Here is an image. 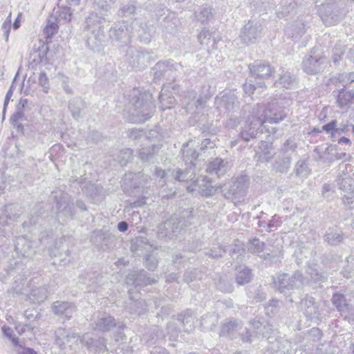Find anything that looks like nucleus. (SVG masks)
<instances>
[{
    "label": "nucleus",
    "instance_id": "8fccbe9b",
    "mask_svg": "<svg viewBox=\"0 0 354 354\" xmlns=\"http://www.w3.org/2000/svg\"><path fill=\"white\" fill-rule=\"evenodd\" d=\"M286 88H291L295 84V77L289 72H285L280 75L279 80L276 82Z\"/></svg>",
    "mask_w": 354,
    "mask_h": 354
},
{
    "label": "nucleus",
    "instance_id": "b1692460",
    "mask_svg": "<svg viewBox=\"0 0 354 354\" xmlns=\"http://www.w3.org/2000/svg\"><path fill=\"white\" fill-rule=\"evenodd\" d=\"M54 313L65 319H70L76 308L74 304L64 301H55L53 305Z\"/></svg>",
    "mask_w": 354,
    "mask_h": 354
},
{
    "label": "nucleus",
    "instance_id": "bf43d9fd",
    "mask_svg": "<svg viewBox=\"0 0 354 354\" xmlns=\"http://www.w3.org/2000/svg\"><path fill=\"white\" fill-rule=\"evenodd\" d=\"M291 159L290 154L284 155L280 162H276L277 171L281 173L286 172L290 167Z\"/></svg>",
    "mask_w": 354,
    "mask_h": 354
},
{
    "label": "nucleus",
    "instance_id": "09e8293b",
    "mask_svg": "<svg viewBox=\"0 0 354 354\" xmlns=\"http://www.w3.org/2000/svg\"><path fill=\"white\" fill-rule=\"evenodd\" d=\"M159 328L158 326H154L152 329H149L147 332L143 335L141 338V341L145 344L151 346L155 344V338H158Z\"/></svg>",
    "mask_w": 354,
    "mask_h": 354
},
{
    "label": "nucleus",
    "instance_id": "de8ad7c7",
    "mask_svg": "<svg viewBox=\"0 0 354 354\" xmlns=\"http://www.w3.org/2000/svg\"><path fill=\"white\" fill-rule=\"evenodd\" d=\"M166 86H164L159 94V100L162 109H169L176 103V99L174 97L168 95L165 93Z\"/></svg>",
    "mask_w": 354,
    "mask_h": 354
},
{
    "label": "nucleus",
    "instance_id": "cd10ccee",
    "mask_svg": "<svg viewBox=\"0 0 354 354\" xmlns=\"http://www.w3.org/2000/svg\"><path fill=\"white\" fill-rule=\"evenodd\" d=\"M183 158L187 165L195 166L194 162L198 157V153L194 149V142L191 140L183 145Z\"/></svg>",
    "mask_w": 354,
    "mask_h": 354
},
{
    "label": "nucleus",
    "instance_id": "72a5a7b5",
    "mask_svg": "<svg viewBox=\"0 0 354 354\" xmlns=\"http://www.w3.org/2000/svg\"><path fill=\"white\" fill-rule=\"evenodd\" d=\"M178 24L179 20L176 17L175 13L169 12L164 18L161 26L165 29V32L169 34H174L176 31Z\"/></svg>",
    "mask_w": 354,
    "mask_h": 354
},
{
    "label": "nucleus",
    "instance_id": "39448f33",
    "mask_svg": "<svg viewBox=\"0 0 354 354\" xmlns=\"http://www.w3.org/2000/svg\"><path fill=\"white\" fill-rule=\"evenodd\" d=\"M156 282L154 278H151L147 275V272L143 270L139 271H132L129 273L126 278V283L128 285L134 286V288L129 290L128 293L130 299L133 301L131 305L133 306L130 307V313H138L139 315L143 314L146 311V308L142 306L145 304V301L140 300L138 295L133 296L136 289L139 287H144L147 285L151 284ZM136 295H138L136 293Z\"/></svg>",
    "mask_w": 354,
    "mask_h": 354
},
{
    "label": "nucleus",
    "instance_id": "f704fd0d",
    "mask_svg": "<svg viewBox=\"0 0 354 354\" xmlns=\"http://www.w3.org/2000/svg\"><path fill=\"white\" fill-rule=\"evenodd\" d=\"M337 103L340 108H345L354 104V90L346 92L344 88L339 91Z\"/></svg>",
    "mask_w": 354,
    "mask_h": 354
},
{
    "label": "nucleus",
    "instance_id": "9d476101",
    "mask_svg": "<svg viewBox=\"0 0 354 354\" xmlns=\"http://www.w3.org/2000/svg\"><path fill=\"white\" fill-rule=\"evenodd\" d=\"M248 185V177L247 176H241L233 179L230 183L224 185L221 187V191L225 198L232 201L236 204L244 200Z\"/></svg>",
    "mask_w": 354,
    "mask_h": 354
},
{
    "label": "nucleus",
    "instance_id": "864d4df0",
    "mask_svg": "<svg viewBox=\"0 0 354 354\" xmlns=\"http://www.w3.org/2000/svg\"><path fill=\"white\" fill-rule=\"evenodd\" d=\"M24 283L25 279L20 276L19 279H15L13 282L12 288L7 290L8 293L12 295H15V294H22Z\"/></svg>",
    "mask_w": 354,
    "mask_h": 354
},
{
    "label": "nucleus",
    "instance_id": "13d9d810",
    "mask_svg": "<svg viewBox=\"0 0 354 354\" xmlns=\"http://www.w3.org/2000/svg\"><path fill=\"white\" fill-rule=\"evenodd\" d=\"M265 244L263 242H261L258 239H254L250 241L248 246V250L254 254H258L263 252L264 251Z\"/></svg>",
    "mask_w": 354,
    "mask_h": 354
},
{
    "label": "nucleus",
    "instance_id": "f257e3e1",
    "mask_svg": "<svg viewBox=\"0 0 354 354\" xmlns=\"http://www.w3.org/2000/svg\"><path fill=\"white\" fill-rule=\"evenodd\" d=\"M287 115L286 109L281 105V102L274 100L267 105L257 104L253 108L251 115L241 132V136L245 141L254 138L259 133H262L266 129V123L277 124Z\"/></svg>",
    "mask_w": 354,
    "mask_h": 354
},
{
    "label": "nucleus",
    "instance_id": "a211bd4d",
    "mask_svg": "<svg viewBox=\"0 0 354 354\" xmlns=\"http://www.w3.org/2000/svg\"><path fill=\"white\" fill-rule=\"evenodd\" d=\"M237 104V97L234 91H229L215 98V106L221 112L233 110Z\"/></svg>",
    "mask_w": 354,
    "mask_h": 354
},
{
    "label": "nucleus",
    "instance_id": "6e6552de",
    "mask_svg": "<svg viewBox=\"0 0 354 354\" xmlns=\"http://www.w3.org/2000/svg\"><path fill=\"white\" fill-rule=\"evenodd\" d=\"M93 329L104 333L109 332L113 328L116 331L113 334V337L116 342L126 339V335L123 333L126 328L123 322H117L113 316L106 313H98L93 319Z\"/></svg>",
    "mask_w": 354,
    "mask_h": 354
},
{
    "label": "nucleus",
    "instance_id": "0e129e2a",
    "mask_svg": "<svg viewBox=\"0 0 354 354\" xmlns=\"http://www.w3.org/2000/svg\"><path fill=\"white\" fill-rule=\"evenodd\" d=\"M281 302L277 299H272L269 301L268 304L265 307L266 314L268 316L274 315L278 311V307Z\"/></svg>",
    "mask_w": 354,
    "mask_h": 354
},
{
    "label": "nucleus",
    "instance_id": "5fc2aeb1",
    "mask_svg": "<svg viewBox=\"0 0 354 354\" xmlns=\"http://www.w3.org/2000/svg\"><path fill=\"white\" fill-rule=\"evenodd\" d=\"M306 273L310 276L311 280L317 282L322 279V274L317 268V265L315 263L308 264Z\"/></svg>",
    "mask_w": 354,
    "mask_h": 354
},
{
    "label": "nucleus",
    "instance_id": "9b49d317",
    "mask_svg": "<svg viewBox=\"0 0 354 354\" xmlns=\"http://www.w3.org/2000/svg\"><path fill=\"white\" fill-rule=\"evenodd\" d=\"M56 201L57 217L59 223L63 224L68 219L73 218L75 215L73 203L67 193L60 192L55 196Z\"/></svg>",
    "mask_w": 354,
    "mask_h": 354
},
{
    "label": "nucleus",
    "instance_id": "4be33fe9",
    "mask_svg": "<svg viewBox=\"0 0 354 354\" xmlns=\"http://www.w3.org/2000/svg\"><path fill=\"white\" fill-rule=\"evenodd\" d=\"M183 103L187 112H195L196 110L203 109L205 106V100L201 95L198 96L194 90L187 91L184 97Z\"/></svg>",
    "mask_w": 354,
    "mask_h": 354
},
{
    "label": "nucleus",
    "instance_id": "4d7b16f0",
    "mask_svg": "<svg viewBox=\"0 0 354 354\" xmlns=\"http://www.w3.org/2000/svg\"><path fill=\"white\" fill-rule=\"evenodd\" d=\"M336 80L345 88L348 84L354 82V73H339L336 77Z\"/></svg>",
    "mask_w": 354,
    "mask_h": 354
},
{
    "label": "nucleus",
    "instance_id": "e433bc0d",
    "mask_svg": "<svg viewBox=\"0 0 354 354\" xmlns=\"http://www.w3.org/2000/svg\"><path fill=\"white\" fill-rule=\"evenodd\" d=\"M85 107V103L80 97H75L68 102V109L73 118L78 120L81 116V111Z\"/></svg>",
    "mask_w": 354,
    "mask_h": 354
},
{
    "label": "nucleus",
    "instance_id": "7ed1b4c3",
    "mask_svg": "<svg viewBox=\"0 0 354 354\" xmlns=\"http://www.w3.org/2000/svg\"><path fill=\"white\" fill-rule=\"evenodd\" d=\"M104 13L92 12L86 19L84 31L86 32V44L93 50H100L106 40L104 25L106 20Z\"/></svg>",
    "mask_w": 354,
    "mask_h": 354
},
{
    "label": "nucleus",
    "instance_id": "a18cd8bd",
    "mask_svg": "<svg viewBox=\"0 0 354 354\" xmlns=\"http://www.w3.org/2000/svg\"><path fill=\"white\" fill-rule=\"evenodd\" d=\"M218 323V316L214 313L207 314L201 317V326L205 330H213Z\"/></svg>",
    "mask_w": 354,
    "mask_h": 354
},
{
    "label": "nucleus",
    "instance_id": "a878e982",
    "mask_svg": "<svg viewBox=\"0 0 354 354\" xmlns=\"http://www.w3.org/2000/svg\"><path fill=\"white\" fill-rule=\"evenodd\" d=\"M274 338L275 342L271 341L270 343L272 344L271 349L276 353H279V354H292L297 350V347H295V344L292 345L288 339L283 337L277 338L275 337Z\"/></svg>",
    "mask_w": 354,
    "mask_h": 354
},
{
    "label": "nucleus",
    "instance_id": "680f3d73",
    "mask_svg": "<svg viewBox=\"0 0 354 354\" xmlns=\"http://www.w3.org/2000/svg\"><path fill=\"white\" fill-rule=\"evenodd\" d=\"M37 209L31 214V216L28 218V221H25L22 223V227L24 229H26L30 230V228L35 226L36 224L39 223L40 220L41 219L39 215L37 214Z\"/></svg>",
    "mask_w": 354,
    "mask_h": 354
},
{
    "label": "nucleus",
    "instance_id": "c9c22d12",
    "mask_svg": "<svg viewBox=\"0 0 354 354\" xmlns=\"http://www.w3.org/2000/svg\"><path fill=\"white\" fill-rule=\"evenodd\" d=\"M332 302L341 315L346 317L349 311V306L346 302L344 296L342 294L335 293L332 297Z\"/></svg>",
    "mask_w": 354,
    "mask_h": 354
},
{
    "label": "nucleus",
    "instance_id": "a19ab883",
    "mask_svg": "<svg viewBox=\"0 0 354 354\" xmlns=\"http://www.w3.org/2000/svg\"><path fill=\"white\" fill-rule=\"evenodd\" d=\"M236 270V281L239 285H243L250 281L252 279V272L248 267L239 266Z\"/></svg>",
    "mask_w": 354,
    "mask_h": 354
},
{
    "label": "nucleus",
    "instance_id": "aec40b11",
    "mask_svg": "<svg viewBox=\"0 0 354 354\" xmlns=\"http://www.w3.org/2000/svg\"><path fill=\"white\" fill-rule=\"evenodd\" d=\"M300 305L301 310L308 319H319L321 315L319 304L313 297L306 295L301 299Z\"/></svg>",
    "mask_w": 354,
    "mask_h": 354
},
{
    "label": "nucleus",
    "instance_id": "c85d7f7f",
    "mask_svg": "<svg viewBox=\"0 0 354 354\" xmlns=\"http://www.w3.org/2000/svg\"><path fill=\"white\" fill-rule=\"evenodd\" d=\"M161 147L162 145L160 144L142 147V148H140L138 151L139 158L143 162L153 161L154 157L159 152V150L161 148Z\"/></svg>",
    "mask_w": 354,
    "mask_h": 354
},
{
    "label": "nucleus",
    "instance_id": "dca6fc26",
    "mask_svg": "<svg viewBox=\"0 0 354 354\" xmlns=\"http://www.w3.org/2000/svg\"><path fill=\"white\" fill-rule=\"evenodd\" d=\"M35 247L36 243L29 241L24 236L17 237L15 241V248L17 257H22L24 261L32 258L35 254Z\"/></svg>",
    "mask_w": 354,
    "mask_h": 354
},
{
    "label": "nucleus",
    "instance_id": "7c9ffc66",
    "mask_svg": "<svg viewBox=\"0 0 354 354\" xmlns=\"http://www.w3.org/2000/svg\"><path fill=\"white\" fill-rule=\"evenodd\" d=\"M55 335L57 340L61 344L66 343H75L79 339L80 340L81 337L74 333L66 330L65 328H59L55 331Z\"/></svg>",
    "mask_w": 354,
    "mask_h": 354
},
{
    "label": "nucleus",
    "instance_id": "338daca9",
    "mask_svg": "<svg viewBox=\"0 0 354 354\" xmlns=\"http://www.w3.org/2000/svg\"><path fill=\"white\" fill-rule=\"evenodd\" d=\"M158 265V260L156 256L153 253L147 254L145 258V266L149 270L156 269Z\"/></svg>",
    "mask_w": 354,
    "mask_h": 354
},
{
    "label": "nucleus",
    "instance_id": "423d86ee",
    "mask_svg": "<svg viewBox=\"0 0 354 354\" xmlns=\"http://www.w3.org/2000/svg\"><path fill=\"white\" fill-rule=\"evenodd\" d=\"M251 328H245L239 333L241 341L244 343H251L254 339L266 338L271 342V339L277 337L278 331L273 328L272 325L263 318H254L250 321Z\"/></svg>",
    "mask_w": 354,
    "mask_h": 354
},
{
    "label": "nucleus",
    "instance_id": "58836bf2",
    "mask_svg": "<svg viewBox=\"0 0 354 354\" xmlns=\"http://www.w3.org/2000/svg\"><path fill=\"white\" fill-rule=\"evenodd\" d=\"M212 17V8L207 6L200 7L194 12L195 19L202 24L208 22Z\"/></svg>",
    "mask_w": 354,
    "mask_h": 354
},
{
    "label": "nucleus",
    "instance_id": "49530a36",
    "mask_svg": "<svg viewBox=\"0 0 354 354\" xmlns=\"http://www.w3.org/2000/svg\"><path fill=\"white\" fill-rule=\"evenodd\" d=\"M1 330L3 335L11 342L13 351H15V348L21 344L19 337L15 335L14 331L11 328L6 325L1 327Z\"/></svg>",
    "mask_w": 354,
    "mask_h": 354
},
{
    "label": "nucleus",
    "instance_id": "4468645a",
    "mask_svg": "<svg viewBox=\"0 0 354 354\" xmlns=\"http://www.w3.org/2000/svg\"><path fill=\"white\" fill-rule=\"evenodd\" d=\"M180 223L178 218L174 216L165 223H161L157 233L158 239H171L174 236H176L183 228V224H180Z\"/></svg>",
    "mask_w": 354,
    "mask_h": 354
},
{
    "label": "nucleus",
    "instance_id": "69168bd1",
    "mask_svg": "<svg viewBox=\"0 0 354 354\" xmlns=\"http://www.w3.org/2000/svg\"><path fill=\"white\" fill-rule=\"evenodd\" d=\"M136 10V6L133 1H130L127 4L122 6L120 9V15L122 16H127L129 15L134 13Z\"/></svg>",
    "mask_w": 354,
    "mask_h": 354
},
{
    "label": "nucleus",
    "instance_id": "f3484780",
    "mask_svg": "<svg viewBox=\"0 0 354 354\" xmlns=\"http://www.w3.org/2000/svg\"><path fill=\"white\" fill-rule=\"evenodd\" d=\"M127 59L132 68L136 70L142 69L149 62L150 55L148 53L138 50L129 47Z\"/></svg>",
    "mask_w": 354,
    "mask_h": 354
},
{
    "label": "nucleus",
    "instance_id": "f8f14e48",
    "mask_svg": "<svg viewBox=\"0 0 354 354\" xmlns=\"http://www.w3.org/2000/svg\"><path fill=\"white\" fill-rule=\"evenodd\" d=\"M262 23L260 20H250L241 30L239 38L244 45L254 44L262 35Z\"/></svg>",
    "mask_w": 354,
    "mask_h": 354
},
{
    "label": "nucleus",
    "instance_id": "6ab92c4d",
    "mask_svg": "<svg viewBox=\"0 0 354 354\" xmlns=\"http://www.w3.org/2000/svg\"><path fill=\"white\" fill-rule=\"evenodd\" d=\"M80 342L91 351L104 353L108 351L106 344V339L103 337L94 339L92 334L85 333L81 337Z\"/></svg>",
    "mask_w": 354,
    "mask_h": 354
},
{
    "label": "nucleus",
    "instance_id": "f03ea898",
    "mask_svg": "<svg viewBox=\"0 0 354 354\" xmlns=\"http://www.w3.org/2000/svg\"><path fill=\"white\" fill-rule=\"evenodd\" d=\"M135 32H138V37L145 43L151 41V35L148 26L142 24L139 19H135L129 26L127 21H120L115 23L109 30V38L112 41H119L122 44H127Z\"/></svg>",
    "mask_w": 354,
    "mask_h": 354
},
{
    "label": "nucleus",
    "instance_id": "774afa93",
    "mask_svg": "<svg viewBox=\"0 0 354 354\" xmlns=\"http://www.w3.org/2000/svg\"><path fill=\"white\" fill-rule=\"evenodd\" d=\"M344 46H335L333 50L332 59L335 64H337L344 54Z\"/></svg>",
    "mask_w": 354,
    "mask_h": 354
},
{
    "label": "nucleus",
    "instance_id": "2f4dec72",
    "mask_svg": "<svg viewBox=\"0 0 354 354\" xmlns=\"http://www.w3.org/2000/svg\"><path fill=\"white\" fill-rule=\"evenodd\" d=\"M303 0H281L280 7L281 11L277 12L278 17H283L286 15L292 13L301 5Z\"/></svg>",
    "mask_w": 354,
    "mask_h": 354
},
{
    "label": "nucleus",
    "instance_id": "e2e57ef3",
    "mask_svg": "<svg viewBox=\"0 0 354 354\" xmlns=\"http://www.w3.org/2000/svg\"><path fill=\"white\" fill-rule=\"evenodd\" d=\"M297 148V145L292 139H288L281 147V151L284 155L288 153H295Z\"/></svg>",
    "mask_w": 354,
    "mask_h": 354
},
{
    "label": "nucleus",
    "instance_id": "2eb2a0df",
    "mask_svg": "<svg viewBox=\"0 0 354 354\" xmlns=\"http://www.w3.org/2000/svg\"><path fill=\"white\" fill-rule=\"evenodd\" d=\"M344 167L342 170L339 167V172L337 178V184L339 189L347 194L354 192V173L352 171V166L350 164L342 165Z\"/></svg>",
    "mask_w": 354,
    "mask_h": 354
},
{
    "label": "nucleus",
    "instance_id": "20e7f679",
    "mask_svg": "<svg viewBox=\"0 0 354 354\" xmlns=\"http://www.w3.org/2000/svg\"><path fill=\"white\" fill-rule=\"evenodd\" d=\"M155 106L152 95L149 92L134 95L129 102V120L132 122H144L151 118Z\"/></svg>",
    "mask_w": 354,
    "mask_h": 354
},
{
    "label": "nucleus",
    "instance_id": "473e14b6",
    "mask_svg": "<svg viewBox=\"0 0 354 354\" xmlns=\"http://www.w3.org/2000/svg\"><path fill=\"white\" fill-rule=\"evenodd\" d=\"M195 166L187 165V167L185 170L178 169L177 171H174L173 178L180 182H188L194 180L195 178Z\"/></svg>",
    "mask_w": 354,
    "mask_h": 354
},
{
    "label": "nucleus",
    "instance_id": "0eeeda50",
    "mask_svg": "<svg viewBox=\"0 0 354 354\" xmlns=\"http://www.w3.org/2000/svg\"><path fill=\"white\" fill-rule=\"evenodd\" d=\"M344 4V0L317 1V13L323 23L326 26L337 24L347 12Z\"/></svg>",
    "mask_w": 354,
    "mask_h": 354
},
{
    "label": "nucleus",
    "instance_id": "ddd939ff",
    "mask_svg": "<svg viewBox=\"0 0 354 354\" xmlns=\"http://www.w3.org/2000/svg\"><path fill=\"white\" fill-rule=\"evenodd\" d=\"M327 65L326 57L320 55H308L302 62L303 71L310 75H315L323 71Z\"/></svg>",
    "mask_w": 354,
    "mask_h": 354
},
{
    "label": "nucleus",
    "instance_id": "ea45409f",
    "mask_svg": "<svg viewBox=\"0 0 354 354\" xmlns=\"http://www.w3.org/2000/svg\"><path fill=\"white\" fill-rule=\"evenodd\" d=\"M236 250L237 252L240 250V248H238L236 245H231L228 248L225 246L223 247L222 245H218L216 247H214L209 250L208 255L212 258H218L221 257L227 251L231 254L235 253Z\"/></svg>",
    "mask_w": 354,
    "mask_h": 354
},
{
    "label": "nucleus",
    "instance_id": "c756f323",
    "mask_svg": "<svg viewBox=\"0 0 354 354\" xmlns=\"http://www.w3.org/2000/svg\"><path fill=\"white\" fill-rule=\"evenodd\" d=\"M99 277L96 272H88L80 277L79 283L86 285L88 291H95L98 287Z\"/></svg>",
    "mask_w": 354,
    "mask_h": 354
},
{
    "label": "nucleus",
    "instance_id": "6e6d98bb",
    "mask_svg": "<svg viewBox=\"0 0 354 354\" xmlns=\"http://www.w3.org/2000/svg\"><path fill=\"white\" fill-rule=\"evenodd\" d=\"M55 21L56 19L48 20L47 24L44 29V32L48 39L51 38L57 32L58 25Z\"/></svg>",
    "mask_w": 354,
    "mask_h": 354
},
{
    "label": "nucleus",
    "instance_id": "bb28decb",
    "mask_svg": "<svg viewBox=\"0 0 354 354\" xmlns=\"http://www.w3.org/2000/svg\"><path fill=\"white\" fill-rule=\"evenodd\" d=\"M229 169L230 165L227 161L217 158L207 165L206 171L211 174H214L220 177L225 174Z\"/></svg>",
    "mask_w": 354,
    "mask_h": 354
},
{
    "label": "nucleus",
    "instance_id": "393cba45",
    "mask_svg": "<svg viewBox=\"0 0 354 354\" xmlns=\"http://www.w3.org/2000/svg\"><path fill=\"white\" fill-rule=\"evenodd\" d=\"M243 324L241 321L230 319L225 322L220 331L221 336L228 337L231 339L236 338L238 332L242 328Z\"/></svg>",
    "mask_w": 354,
    "mask_h": 354
},
{
    "label": "nucleus",
    "instance_id": "5701e85b",
    "mask_svg": "<svg viewBox=\"0 0 354 354\" xmlns=\"http://www.w3.org/2000/svg\"><path fill=\"white\" fill-rule=\"evenodd\" d=\"M249 68L252 76L260 79H267L273 73V68L267 62L256 61L249 65Z\"/></svg>",
    "mask_w": 354,
    "mask_h": 354
},
{
    "label": "nucleus",
    "instance_id": "3c124183",
    "mask_svg": "<svg viewBox=\"0 0 354 354\" xmlns=\"http://www.w3.org/2000/svg\"><path fill=\"white\" fill-rule=\"evenodd\" d=\"M37 324L35 323V320L30 321L28 324H22L17 322L15 324V328L19 335H24L27 331L33 333V330L37 328Z\"/></svg>",
    "mask_w": 354,
    "mask_h": 354
},
{
    "label": "nucleus",
    "instance_id": "603ef678",
    "mask_svg": "<svg viewBox=\"0 0 354 354\" xmlns=\"http://www.w3.org/2000/svg\"><path fill=\"white\" fill-rule=\"evenodd\" d=\"M24 263L21 261H12L9 266L4 268L6 274L8 276L13 275L15 272L22 271L24 269Z\"/></svg>",
    "mask_w": 354,
    "mask_h": 354
},
{
    "label": "nucleus",
    "instance_id": "4c0bfd02",
    "mask_svg": "<svg viewBox=\"0 0 354 354\" xmlns=\"http://www.w3.org/2000/svg\"><path fill=\"white\" fill-rule=\"evenodd\" d=\"M48 297L47 289L45 287H39L32 289L27 296L28 299L32 304H39L46 299Z\"/></svg>",
    "mask_w": 354,
    "mask_h": 354
},
{
    "label": "nucleus",
    "instance_id": "1a4fd4ad",
    "mask_svg": "<svg viewBox=\"0 0 354 354\" xmlns=\"http://www.w3.org/2000/svg\"><path fill=\"white\" fill-rule=\"evenodd\" d=\"M304 281L305 277L299 270H296L292 275L280 273L273 278L275 288L286 297H290L292 292L300 288Z\"/></svg>",
    "mask_w": 354,
    "mask_h": 354
},
{
    "label": "nucleus",
    "instance_id": "412c9836",
    "mask_svg": "<svg viewBox=\"0 0 354 354\" xmlns=\"http://www.w3.org/2000/svg\"><path fill=\"white\" fill-rule=\"evenodd\" d=\"M179 67H181L180 64H172L170 61L159 62L152 68L154 79L160 80L163 77H169L173 72V69L176 71Z\"/></svg>",
    "mask_w": 354,
    "mask_h": 354
},
{
    "label": "nucleus",
    "instance_id": "37998d69",
    "mask_svg": "<svg viewBox=\"0 0 354 354\" xmlns=\"http://www.w3.org/2000/svg\"><path fill=\"white\" fill-rule=\"evenodd\" d=\"M346 264L341 271V274L346 279H350L354 277V252L346 259Z\"/></svg>",
    "mask_w": 354,
    "mask_h": 354
},
{
    "label": "nucleus",
    "instance_id": "052dcab7",
    "mask_svg": "<svg viewBox=\"0 0 354 354\" xmlns=\"http://www.w3.org/2000/svg\"><path fill=\"white\" fill-rule=\"evenodd\" d=\"M295 171L298 176L301 177H306L309 173L310 170L307 165V163L305 160H299L295 168Z\"/></svg>",
    "mask_w": 354,
    "mask_h": 354
},
{
    "label": "nucleus",
    "instance_id": "c03bdc74",
    "mask_svg": "<svg viewBox=\"0 0 354 354\" xmlns=\"http://www.w3.org/2000/svg\"><path fill=\"white\" fill-rule=\"evenodd\" d=\"M325 237L326 240L331 245H337L342 240V232L337 227L329 228Z\"/></svg>",
    "mask_w": 354,
    "mask_h": 354
},
{
    "label": "nucleus",
    "instance_id": "79ce46f5",
    "mask_svg": "<svg viewBox=\"0 0 354 354\" xmlns=\"http://www.w3.org/2000/svg\"><path fill=\"white\" fill-rule=\"evenodd\" d=\"M305 24L301 21H297L287 30V34L293 39H299L306 32Z\"/></svg>",
    "mask_w": 354,
    "mask_h": 354
}]
</instances>
